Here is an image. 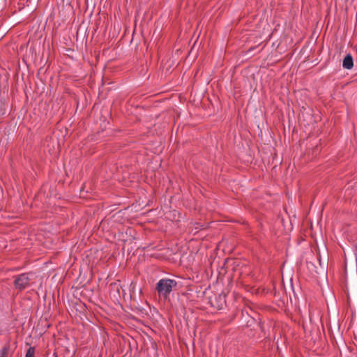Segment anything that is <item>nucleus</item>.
Instances as JSON below:
<instances>
[{"label": "nucleus", "instance_id": "obj_1", "mask_svg": "<svg viewBox=\"0 0 357 357\" xmlns=\"http://www.w3.org/2000/svg\"><path fill=\"white\" fill-rule=\"evenodd\" d=\"M176 284V282L174 280L162 278L158 282L155 289L160 296L166 298L169 296L173 287H174Z\"/></svg>", "mask_w": 357, "mask_h": 357}, {"label": "nucleus", "instance_id": "obj_2", "mask_svg": "<svg viewBox=\"0 0 357 357\" xmlns=\"http://www.w3.org/2000/svg\"><path fill=\"white\" fill-rule=\"evenodd\" d=\"M29 282V278L26 274H21L15 280V287L20 289H24Z\"/></svg>", "mask_w": 357, "mask_h": 357}, {"label": "nucleus", "instance_id": "obj_3", "mask_svg": "<svg viewBox=\"0 0 357 357\" xmlns=\"http://www.w3.org/2000/svg\"><path fill=\"white\" fill-rule=\"evenodd\" d=\"M354 66L353 57L351 54H348L344 58L342 61V66L345 69H351Z\"/></svg>", "mask_w": 357, "mask_h": 357}, {"label": "nucleus", "instance_id": "obj_4", "mask_svg": "<svg viewBox=\"0 0 357 357\" xmlns=\"http://www.w3.org/2000/svg\"><path fill=\"white\" fill-rule=\"evenodd\" d=\"M36 350L33 347H30L25 354V357H35Z\"/></svg>", "mask_w": 357, "mask_h": 357}, {"label": "nucleus", "instance_id": "obj_5", "mask_svg": "<svg viewBox=\"0 0 357 357\" xmlns=\"http://www.w3.org/2000/svg\"><path fill=\"white\" fill-rule=\"evenodd\" d=\"M8 352V349L6 347L3 348L0 351V357H6Z\"/></svg>", "mask_w": 357, "mask_h": 357}]
</instances>
